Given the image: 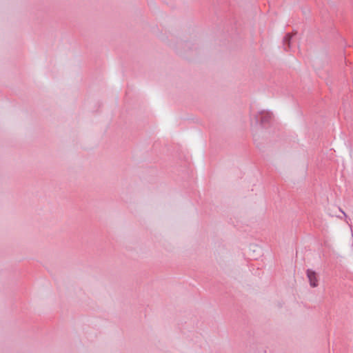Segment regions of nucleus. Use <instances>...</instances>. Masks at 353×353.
<instances>
[{"label": "nucleus", "mask_w": 353, "mask_h": 353, "mask_svg": "<svg viewBox=\"0 0 353 353\" xmlns=\"http://www.w3.org/2000/svg\"><path fill=\"white\" fill-rule=\"evenodd\" d=\"M307 276L310 282V285L312 288H316L319 285L318 276L316 273L311 270L307 271Z\"/></svg>", "instance_id": "f257e3e1"}, {"label": "nucleus", "mask_w": 353, "mask_h": 353, "mask_svg": "<svg viewBox=\"0 0 353 353\" xmlns=\"http://www.w3.org/2000/svg\"><path fill=\"white\" fill-rule=\"evenodd\" d=\"M290 38H291V36H290V35H289V34H288V35L285 37V41L286 42H289V41H290Z\"/></svg>", "instance_id": "f03ea898"}]
</instances>
